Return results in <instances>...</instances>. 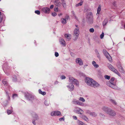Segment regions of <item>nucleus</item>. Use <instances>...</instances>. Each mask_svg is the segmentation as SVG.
<instances>
[{
    "label": "nucleus",
    "mask_w": 125,
    "mask_h": 125,
    "mask_svg": "<svg viewBox=\"0 0 125 125\" xmlns=\"http://www.w3.org/2000/svg\"><path fill=\"white\" fill-rule=\"evenodd\" d=\"M85 82L88 85L94 88L97 87L99 85V84L97 82L91 78H86Z\"/></svg>",
    "instance_id": "1"
},
{
    "label": "nucleus",
    "mask_w": 125,
    "mask_h": 125,
    "mask_svg": "<svg viewBox=\"0 0 125 125\" xmlns=\"http://www.w3.org/2000/svg\"><path fill=\"white\" fill-rule=\"evenodd\" d=\"M69 81L73 83H70L69 85L67 86V87L70 89V91H73L74 89V86L73 85V84L77 85H78L79 83L78 81L72 77H69Z\"/></svg>",
    "instance_id": "2"
},
{
    "label": "nucleus",
    "mask_w": 125,
    "mask_h": 125,
    "mask_svg": "<svg viewBox=\"0 0 125 125\" xmlns=\"http://www.w3.org/2000/svg\"><path fill=\"white\" fill-rule=\"evenodd\" d=\"M69 81L73 83H70L69 85L67 86V87L70 89V91H73L74 89V86L73 85V84L77 85H78L79 83L78 81L72 77H69Z\"/></svg>",
    "instance_id": "3"
},
{
    "label": "nucleus",
    "mask_w": 125,
    "mask_h": 125,
    "mask_svg": "<svg viewBox=\"0 0 125 125\" xmlns=\"http://www.w3.org/2000/svg\"><path fill=\"white\" fill-rule=\"evenodd\" d=\"M114 80V78L112 77L110 81L107 82L106 84L108 86H109L114 89H117V87L115 83H114L113 82Z\"/></svg>",
    "instance_id": "4"
},
{
    "label": "nucleus",
    "mask_w": 125,
    "mask_h": 125,
    "mask_svg": "<svg viewBox=\"0 0 125 125\" xmlns=\"http://www.w3.org/2000/svg\"><path fill=\"white\" fill-rule=\"evenodd\" d=\"M75 26L76 27L74 31L73 35L75 37V38L74 39V40H76L79 37L80 31L79 30V28L78 27V25H75Z\"/></svg>",
    "instance_id": "5"
},
{
    "label": "nucleus",
    "mask_w": 125,
    "mask_h": 125,
    "mask_svg": "<svg viewBox=\"0 0 125 125\" xmlns=\"http://www.w3.org/2000/svg\"><path fill=\"white\" fill-rule=\"evenodd\" d=\"M103 53L106 58L108 59L109 61L110 62L112 61V58L109 53L105 50H104L103 51Z\"/></svg>",
    "instance_id": "6"
},
{
    "label": "nucleus",
    "mask_w": 125,
    "mask_h": 125,
    "mask_svg": "<svg viewBox=\"0 0 125 125\" xmlns=\"http://www.w3.org/2000/svg\"><path fill=\"white\" fill-rule=\"evenodd\" d=\"M107 114L112 116H115L116 115L115 112L114 111L110 108L109 109L108 111L107 112Z\"/></svg>",
    "instance_id": "7"
},
{
    "label": "nucleus",
    "mask_w": 125,
    "mask_h": 125,
    "mask_svg": "<svg viewBox=\"0 0 125 125\" xmlns=\"http://www.w3.org/2000/svg\"><path fill=\"white\" fill-rule=\"evenodd\" d=\"M75 62L77 64H79L80 65H83V62L82 59L80 58H77L76 59Z\"/></svg>",
    "instance_id": "8"
},
{
    "label": "nucleus",
    "mask_w": 125,
    "mask_h": 125,
    "mask_svg": "<svg viewBox=\"0 0 125 125\" xmlns=\"http://www.w3.org/2000/svg\"><path fill=\"white\" fill-rule=\"evenodd\" d=\"M74 111L75 112L79 114H81L83 112V111L81 109L77 107L75 108Z\"/></svg>",
    "instance_id": "9"
},
{
    "label": "nucleus",
    "mask_w": 125,
    "mask_h": 125,
    "mask_svg": "<svg viewBox=\"0 0 125 125\" xmlns=\"http://www.w3.org/2000/svg\"><path fill=\"white\" fill-rule=\"evenodd\" d=\"M32 116L34 118H35V119L34 120H33L32 121V123L34 125H36V123L35 122V120H37L38 119V116L36 114L34 113H33L32 114Z\"/></svg>",
    "instance_id": "10"
},
{
    "label": "nucleus",
    "mask_w": 125,
    "mask_h": 125,
    "mask_svg": "<svg viewBox=\"0 0 125 125\" xmlns=\"http://www.w3.org/2000/svg\"><path fill=\"white\" fill-rule=\"evenodd\" d=\"M51 115L52 116H59L61 115V113L59 111H55L52 112Z\"/></svg>",
    "instance_id": "11"
},
{
    "label": "nucleus",
    "mask_w": 125,
    "mask_h": 125,
    "mask_svg": "<svg viewBox=\"0 0 125 125\" xmlns=\"http://www.w3.org/2000/svg\"><path fill=\"white\" fill-rule=\"evenodd\" d=\"M50 9L47 7L43 8L42 9V11L46 13H49L50 12Z\"/></svg>",
    "instance_id": "12"
},
{
    "label": "nucleus",
    "mask_w": 125,
    "mask_h": 125,
    "mask_svg": "<svg viewBox=\"0 0 125 125\" xmlns=\"http://www.w3.org/2000/svg\"><path fill=\"white\" fill-rule=\"evenodd\" d=\"M54 3L55 6L58 7H60L61 5V3L60 0H54Z\"/></svg>",
    "instance_id": "13"
},
{
    "label": "nucleus",
    "mask_w": 125,
    "mask_h": 125,
    "mask_svg": "<svg viewBox=\"0 0 125 125\" xmlns=\"http://www.w3.org/2000/svg\"><path fill=\"white\" fill-rule=\"evenodd\" d=\"M69 17L68 16L66 17L65 18H62L61 19L62 23L63 24H65L66 23L67 21L69 18Z\"/></svg>",
    "instance_id": "14"
},
{
    "label": "nucleus",
    "mask_w": 125,
    "mask_h": 125,
    "mask_svg": "<svg viewBox=\"0 0 125 125\" xmlns=\"http://www.w3.org/2000/svg\"><path fill=\"white\" fill-rule=\"evenodd\" d=\"M73 102L74 104H77L80 105H84L83 103L80 102L78 100L76 101H73Z\"/></svg>",
    "instance_id": "15"
},
{
    "label": "nucleus",
    "mask_w": 125,
    "mask_h": 125,
    "mask_svg": "<svg viewBox=\"0 0 125 125\" xmlns=\"http://www.w3.org/2000/svg\"><path fill=\"white\" fill-rule=\"evenodd\" d=\"M110 109L105 106H103L102 108V110L107 114Z\"/></svg>",
    "instance_id": "16"
},
{
    "label": "nucleus",
    "mask_w": 125,
    "mask_h": 125,
    "mask_svg": "<svg viewBox=\"0 0 125 125\" xmlns=\"http://www.w3.org/2000/svg\"><path fill=\"white\" fill-rule=\"evenodd\" d=\"M60 43L63 46L65 45V42L64 40L62 38H61L60 39Z\"/></svg>",
    "instance_id": "17"
},
{
    "label": "nucleus",
    "mask_w": 125,
    "mask_h": 125,
    "mask_svg": "<svg viewBox=\"0 0 125 125\" xmlns=\"http://www.w3.org/2000/svg\"><path fill=\"white\" fill-rule=\"evenodd\" d=\"M77 122L78 125H87L78 120H77Z\"/></svg>",
    "instance_id": "18"
},
{
    "label": "nucleus",
    "mask_w": 125,
    "mask_h": 125,
    "mask_svg": "<svg viewBox=\"0 0 125 125\" xmlns=\"http://www.w3.org/2000/svg\"><path fill=\"white\" fill-rule=\"evenodd\" d=\"M81 118L86 122H88L89 121L88 118L85 115H82L81 116Z\"/></svg>",
    "instance_id": "19"
},
{
    "label": "nucleus",
    "mask_w": 125,
    "mask_h": 125,
    "mask_svg": "<svg viewBox=\"0 0 125 125\" xmlns=\"http://www.w3.org/2000/svg\"><path fill=\"white\" fill-rule=\"evenodd\" d=\"M92 64L94 66L95 68H98L99 67V65L96 64V62L93 61L92 62Z\"/></svg>",
    "instance_id": "20"
},
{
    "label": "nucleus",
    "mask_w": 125,
    "mask_h": 125,
    "mask_svg": "<svg viewBox=\"0 0 125 125\" xmlns=\"http://www.w3.org/2000/svg\"><path fill=\"white\" fill-rule=\"evenodd\" d=\"M112 71H113L115 73L117 74L118 76H120V74L118 73L117 70L115 69L114 68V69L112 70Z\"/></svg>",
    "instance_id": "21"
},
{
    "label": "nucleus",
    "mask_w": 125,
    "mask_h": 125,
    "mask_svg": "<svg viewBox=\"0 0 125 125\" xmlns=\"http://www.w3.org/2000/svg\"><path fill=\"white\" fill-rule=\"evenodd\" d=\"M108 67L110 69L111 71L114 69V67L110 64H108Z\"/></svg>",
    "instance_id": "22"
},
{
    "label": "nucleus",
    "mask_w": 125,
    "mask_h": 125,
    "mask_svg": "<svg viewBox=\"0 0 125 125\" xmlns=\"http://www.w3.org/2000/svg\"><path fill=\"white\" fill-rule=\"evenodd\" d=\"M108 19L106 18L104 21L103 22V26L105 25L108 22Z\"/></svg>",
    "instance_id": "23"
},
{
    "label": "nucleus",
    "mask_w": 125,
    "mask_h": 125,
    "mask_svg": "<svg viewBox=\"0 0 125 125\" xmlns=\"http://www.w3.org/2000/svg\"><path fill=\"white\" fill-rule=\"evenodd\" d=\"M71 35L69 34H67L65 35V37L68 39H71Z\"/></svg>",
    "instance_id": "24"
},
{
    "label": "nucleus",
    "mask_w": 125,
    "mask_h": 125,
    "mask_svg": "<svg viewBox=\"0 0 125 125\" xmlns=\"http://www.w3.org/2000/svg\"><path fill=\"white\" fill-rule=\"evenodd\" d=\"M61 4L64 9H66V2L61 3Z\"/></svg>",
    "instance_id": "25"
},
{
    "label": "nucleus",
    "mask_w": 125,
    "mask_h": 125,
    "mask_svg": "<svg viewBox=\"0 0 125 125\" xmlns=\"http://www.w3.org/2000/svg\"><path fill=\"white\" fill-rule=\"evenodd\" d=\"M39 92L40 94H41L43 95H44L46 94V92H42L40 89H39Z\"/></svg>",
    "instance_id": "26"
},
{
    "label": "nucleus",
    "mask_w": 125,
    "mask_h": 125,
    "mask_svg": "<svg viewBox=\"0 0 125 125\" xmlns=\"http://www.w3.org/2000/svg\"><path fill=\"white\" fill-rule=\"evenodd\" d=\"M101 6L100 5H99L97 10V13L98 14H99L101 10Z\"/></svg>",
    "instance_id": "27"
},
{
    "label": "nucleus",
    "mask_w": 125,
    "mask_h": 125,
    "mask_svg": "<svg viewBox=\"0 0 125 125\" xmlns=\"http://www.w3.org/2000/svg\"><path fill=\"white\" fill-rule=\"evenodd\" d=\"M90 114L91 115L94 117H95L97 115L96 113L94 112H91Z\"/></svg>",
    "instance_id": "28"
},
{
    "label": "nucleus",
    "mask_w": 125,
    "mask_h": 125,
    "mask_svg": "<svg viewBox=\"0 0 125 125\" xmlns=\"http://www.w3.org/2000/svg\"><path fill=\"white\" fill-rule=\"evenodd\" d=\"M2 83L5 85H7L8 84L7 82L5 79H4L3 80Z\"/></svg>",
    "instance_id": "29"
},
{
    "label": "nucleus",
    "mask_w": 125,
    "mask_h": 125,
    "mask_svg": "<svg viewBox=\"0 0 125 125\" xmlns=\"http://www.w3.org/2000/svg\"><path fill=\"white\" fill-rule=\"evenodd\" d=\"M83 3V1L81 2H80L76 4V7H78L79 6H81L82 5Z\"/></svg>",
    "instance_id": "30"
},
{
    "label": "nucleus",
    "mask_w": 125,
    "mask_h": 125,
    "mask_svg": "<svg viewBox=\"0 0 125 125\" xmlns=\"http://www.w3.org/2000/svg\"><path fill=\"white\" fill-rule=\"evenodd\" d=\"M79 100L83 102H84L85 101V100L82 97H80L79 99Z\"/></svg>",
    "instance_id": "31"
},
{
    "label": "nucleus",
    "mask_w": 125,
    "mask_h": 125,
    "mask_svg": "<svg viewBox=\"0 0 125 125\" xmlns=\"http://www.w3.org/2000/svg\"><path fill=\"white\" fill-rule=\"evenodd\" d=\"M104 77L105 79L109 80L110 78V76L107 75H106L104 76Z\"/></svg>",
    "instance_id": "32"
},
{
    "label": "nucleus",
    "mask_w": 125,
    "mask_h": 125,
    "mask_svg": "<svg viewBox=\"0 0 125 125\" xmlns=\"http://www.w3.org/2000/svg\"><path fill=\"white\" fill-rule=\"evenodd\" d=\"M89 31L90 32L93 33L94 31V30L93 28H91L89 29Z\"/></svg>",
    "instance_id": "33"
},
{
    "label": "nucleus",
    "mask_w": 125,
    "mask_h": 125,
    "mask_svg": "<svg viewBox=\"0 0 125 125\" xmlns=\"http://www.w3.org/2000/svg\"><path fill=\"white\" fill-rule=\"evenodd\" d=\"M44 104L48 106L49 105L50 103L49 102L45 101Z\"/></svg>",
    "instance_id": "34"
},
{
    "label": "nucleus",
    "mask_w": 125,
    "mask_h": 125,
    "mask_svg": "<svg viewBox=\"0 0 125 125\" xmlns=\"http://www.w3.org/2000/svg\"><path fill=\"white\" fill-rule=\"evenodd\" d=\"M35 13L37 14L38 15L40 14V11L39 10H35Z\"/></svg>",
    "instance_id": "35"
},
{
    "label": "nucleus",
    "mask_w": 125,
    "mask_h": 125,
    "mask_svg": "<svg viewBox=\"0 0 125 125\" xmlns=\"http://www.w3.org/2000/svg\"><path fill=\"white\" fill-rule=\"evenodd\" d=\"M110 101L113 104H114L115 105L116 104V103L115 101L111 99L110 100Z\"/></svg>",
    "instance_id": "36"
},
{
    "label": "nucleus",
    "mask_w": 125,
    "mask_h": 125,
    "mask_svg": "<svg viewBox=\"0 0 125 125\" xmlns=\"http://www.w3.org/2000/svg\"><path fill=\"white\" fill-rule=\"evenodd\" d=\"M100 116L103 118H104L105 117V115L103 114L100 113Z\"/></svg>",
    "instance_id": "37"
},
{
    "label": "nucleus",
    "mask_w": 125,
    "mask_h": 125,
    "mask_svg": "<svg viewBox=\"0 0 125 125\" xmlns=\"http://www.w3.org/2000/svg\"><path fill=\"white\" fill-rule=\"evenodd\" d=\"M104 36V33L102 32V34L100 35V37L101 39H102Z\"/></svg>",
    "instance_id": "38"
},
{
    "label": "nucleus",
    "mask_w": 125,
    "mask_h": 125,
    "mask_svg": "<svg viewBox=\"0 0 125 125\" xmlns=\"http://www.w3.org/2000/svg\"><path fill=\"white\" fill-rule=\"evenodd\" d=\"M13 81H16L17 80L16 77V76H14L13 77Z\"/></svg>",
    "instance_id": "39"
},
{
    "label": "nucleus",
    "mask_w": 125,
    "mask_h": 125,
    "mask_svg": "<svg viewBox=\"0 0 125 125\" xmlns=\"http://www.w3.org/2000/svg\"><path fill=\"white\" fill-rule=\"evenodd\" d=\"M54 11L55 12H57L58 11V8L57 7H55L54 8Z\"/></svg>",
    "instance_id": "40"
},
{
    "label": "nucleus",
    "mask_w": 125,
    "mask_h": 125,
    "mask_svg": "<svg viewBox=\"0 0 125 125\" xmlns=\"http://www.w3.org/2000/svg\"><path fill=\"white\" fill-rule=\"evenodd\" d=\"M7 112L8 115H9L12 112L11 111L8 110H7Z\"/></svg>",
    "instance_id": "41"
},
{
    "label": "nucleus",
    "mask_w": 125,
    "mask_h": 125,
    "mask_svg": "<svg viewBox=\"0 0 125 125\" xmlns=\"http://www.w3.org/2000/svg\"><path fill=\"white\" fill-rule=\"evenodd\" d=\"M52 16H55L57 15V14L55 12H53L52 13Z\"/></svg>",
    "instance_id": "42"
},
{
    "label": "nucleus",
    "mask_w": 125,
    "mask_h": 125,
    "mask_svg": "<svg viewBox=\"0 0 125 125\" xmlns=\"http://www.w3.org/2000/svg\"><path fill=\"white\" fill-rule=\"evenodd\" d=\"M120 70L123 73H124V71L123 70V69L122 67H121L120 68Z\"/></svg>",
    "instance_id": "43"
},
{
    "label": "nucleus",
    "mask_w": 125,
    "mask_h": 125,
    "mask_svg": "<svg viewBox=\"0 0 125 125\" xmlns=\"http://www.w3.org/2000/svg\"><path fill=\"white\" fill-rule=\"evenodd\" d=\"M96 55H97V57L99 58H100V55L99 54V53H97L96 54Z\"/></svg>",
    "instance_id": "44"
},
{
    "label": "nucleus",
    "mask_w": 125,
    "mask_h": 125,
    "mask_svg": "<svg viewBox=\"0 0 125 125\" xmlns=\"http://www.w3.org/2000/svg\"><path fill=\"white\" fill-rule=\"evenodd\" d=\"M72 14L75 17H76V16H75V13H74V11H72Z\"/></svg>",
    "instance_id": "45"
},
{
    "label": "nucleus",
    "mask_w": 125,
    "mask_h": 125,
    "mask_svg": "<svg viewBox=\"0 0 125 125\" xmlns=\"http://www.w3.org/2000/svg\"><path fill=\"white\" fill-rule=\"evenodd\" d=\"M55 55L56 57H57L59 56V54L58 52H56L55 53Z\"/></svg>",
    "instance_id": "46"
},
{
    "label": "nucleus",
    "mask_w": 125,
    "mask_h": 125,
    "mask_svg": "<svg viewBox=\"0 0 125 125\" xmlns=\"http://www.w3.org/2000/svg\"><path fill=\"white\" fill-rule=\"evenodd\" d=\"M65 78V76L64 75L62 76L61 77V79H64Z\"/></svg>",
    "instance_id": "47"
},
{
    "label": "nucleus",
    "mask_w": 125,
    "mask_h": 125,
    "mask_svg": "<svg viewBox=\"0 0 125 125\" xmlns=\"http://www.w3.org/2000/svg\"><path fill=\"white\" fill-rule=\"evenodd\" d=\"M73 119L75 120H77V117L75 116H73Z\"/></svg>",
    "instance_id": "48"
},
{
    "label": "nucleus",
    "mask_w": 125,
    "mask_h": 125,
    "mask_svg": "<svg viewBox=\"0 0 125 125\" xmlns=\"http://www.w3.org/2000/svg\"><path fill=\"white\" fill-rule=\"evenodd\" d=\"M59 120L60 121H62V120H64V118L63 117L59 119Z\"/></svg>",
    "instance_id": "49"
},
{
    "label": "nucleus",
    "mask_w": 125,
    "mask_h": 125,
    "mask_svg": "<svg viewBox=\"0 0 125 125\" xmlns=\"http://www.w3.org/2000/svg\"><path fill=\"white\" fill-rule=\"evenodd\" d=\"M54 7V5H51L50 7V9H52Z\"/></svg>",
    "instance_id": "50"
},
{
    "label": "nucleus",
    "mask_w": 125,
    "mask_h": 125,
    "mask_svg": "<svg viewBox=\"0 0 125 125\" xmlns=\"http://www.w3.org/2000/svg\"><path fill=\"white\" fill-rule=\"evenodd\" d=\"M17 95L16 94H14L13 95V98L15 96H17Z\"/></svg>",
    "instance_id": "51"
},
{
    "label": "nucleus",
    "mask_w": 125,
    "mask_h": 125,
    "mask_svg": "<svg viewBox=\"0 0 125 125\" xmlns=\"http://www.w3.org/2000/svg\"><path fill=\"white\" fill-rule=\"evenodd\" d=\"M95 52L96 54L97 53H99L98 51V50H97V49H95Z\"/></svg>",
    "instance_id": "52"
},
{
    "label": "nucleus",
    "mask_w": 125,
    "mask_h": 125,
    "mask_svg": "<svg viewBox=\"0 0 125 125\" xmlns=\"http://www.w3.org/2000/svg\"><path fill=\"white\" fill-rule=\"evenodd\" d=\"M2 18L0 16V23L1 22L2 20Z\"/></svg>",
    "instance_id": "53"
},
{
    "label": "nucleus",
    "mask_w": 125,
    "mask_h": 125,
    "mask_svg": "<svg viewBox=\"0 0 125 125\" xmlns=\"http://www.w3.org/2000/svg\"><path fill=\"white\" fill-rule=\"evenodd\" d=\"M61 0L62 2L61 3H62V2H66V1H65V0Z\"/></svg>",
    "instance_id": "54"
},
{
    "label": "nucleus",
    "mask_w": 125,
    "mask_h": 125,
    "mask_svg": "<svg viewBox=\"0 0 125 125\" xmlns=\"http://www.w3.org/2000/svg\"><path fill=\"white\" fill-rule=\"evenodd\" d=\"M34 99V97L33 96H31V98L30 99V100H32Z\"/></svg>",
    "instance_id": "55"
},
{
    "label": "nucleus",
    "mask_w": 125,
    "mask_h": 125,
    "mask_svg": "<svg viewBox=\"0 0 125 125\" xmlns=\"http://www.w3.org/2000/svg\"><path fill=\"white\" fill-rule=\"evenodd\" d=\"M62 13H60L58 14V15L59 16H60L62 15Z\"/></svg>",
    "instance_id": "56"
},
{
    "label": "nucleus",
    "mask_w": 125,
    "mask_h": 125,
    "mask_svg": "<svg viewBox=\"0 0 125 125\" xmlns=\"http://www.w3.org/2000/svg\"><path fill=\"white\" fill-rule=\"evenodd\" d=\"M87 66V65H84V67H86V66Z\"/></svg>",
    "instance_id": "57"
},
{
    "label": "nucleus",
    "mask_w": 125,
    "mask_h": 125,
    "mask_svg": "<svg viewBox=\"0 0 125 125\" xmlns=\"http://www.w3.org/2000/svg\"><path fill=\"white\" fill-rule=\"evenodd\" d=\"M91 20H92V22L93 21V18H91Z\"/></svg>",
    "instance_id": "58"
},
{
    "label": "nucleus",
    "mask_w": 125,
    "mask_h": 125,
    "mask_svg": "<svg viewBox=\"0 0 125 125\" xmlns=\"http://www.w3.org/2000/svg\"><path fill=\"white\" fill-rule=\"evenodd\" d=\"M115 2H114V4H113V5H114V4H115Z\"/></svg>",
    "instance_id": "59"
},
{
    "label": "nucleus",
    "mask_w": 125,
    "mask_h": 125,
    "mask_svg": "<svg viewBox=\"0 0 125 125\" xmlns=\"http://www.w3.org/2000/svg\"><path fill=\"white\" fill-rule=\"evenodd\" d=\"M8 97H9V99H10V97L9 96H8Z\"/></svg>",
    "instance_id": "60"
},
{
    "label": "nucleus",
    "mask_w": 125,
    "mask_h": 125,
    "mask_svg": "<svg viewBox=\"0 0 125 125\" xmlns=\"http://www.w3.org/2000/svg\"><path fill=\"white\" fill-rule=\"evenodd\" d=\"M124 28H125V25H124Z\"/></svg>",
    "instance_id": "61"
},
{
    "label": "nucleus",
    "mask_w": 125,
    "mask_h": 125,
    "mask_svg": "<svg viewBox=\"0 0 125 125\" xmlns=\"http://www.w3.org/2000/svg\"><path fill=\"white\" fill-rule=\"evenodd\" d=\"M90 13H92L91 12H90Z\"/></svg>",
    "instance_id": "62"
}]
</instances>
